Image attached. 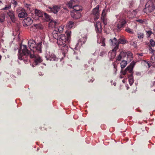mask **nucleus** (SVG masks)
I'll return each instance as SVG.
<instances>
[{
  "instance_id": "nucleus-37",
  "label": "nucleus",
  "mask_w": 155,
  "mask_h": 155,
  "mask_svg": "<svg viewBox=\"0 0 155 155\" xmlns=\"http://www.w3.org/2000/svg\"><path fill=\"white\" fill-rule=\"evenodd\" d=\"M101 19L102 20L103 22L105 25H106L107 24V19L105 18L104 17H101Z\"/></svg>"
},
{
  "instance_id": "nucleus-40",
  "label": "nucleus",
  "mask_w": 155,
  "mask_h": 155,
  "mask_svg": "<svg viewBox=\"0 0 155 155\" xmlns=\"http://www.w3.org/2000/svg\"><path fill=\"white\" fill-rule=\"evenodd\" d=\"M134 2L133 1L129 2V6L130 8H132L133 6Z\"/></svg>"
},
{
  "instance_id": "nucleus-32",
  "label": "nucleus",
  "mask_w": 155,
  "mask_h": 155,
  "mask_svg": "<svg viewBox=\"0 0 155 155\" xmlns=\"http://www.w3.org/2000/svg\"><path fill=\"white\" fill-rule=\"evenodd\" d=\"M24 5L25 7L26 8L27 10H30V8L31 6L30 4H28L25 2H24Z\"/></svg>"
},
{
  "instance_id": "nucleus-11",
  "label": "nucleus",
  "mask_w": 155,
  "mask_h": 155,
  "mask_svg": "<svg viewBox=\"0 0 155 155\" xmlns=\"http://www.w3.org/2000/svg\"><path fill=\"white\" fill-rule=\"evenodd\" d=\"M17 11L18 13V16L20 18H25L27 15L25 10L21 8H19Z\"/></svg>"
},
{
  "instance_id": "nucleus-45",
  "label": "nucleus",
  "mask_w": 155,
  "mask_h": 155,
  "mask_svg": "<svg viewBox=\"0 0 155 155\" xmlns=\"http://www.w3.org/2000/svg\"><path fill=\"white\" fill-rule=\"evenodd\" d=\"M122 58L121 55H120V54L117 57V60L118 61H120Z\"/></svg>"
},
{
  "instance_id": "nucleus-39",
  "label": "nucleus",
  "mask_w": 155,
  "mask_h": 155,
  "mask_svg": "<svg viewBox=\"0 0 155 155\" xmlns=\"http://www.w3.org/2000/svg\"><path fill=\"white\" fill-rule=\"evenodd\" d=\"M106 10L104 9L102 12L101 14V17H104V18L106 17Z\"/></svg>"
},
{
  "instance_id": "nucleus-23",
  "label": "nucleus",
  "mask_w": 155,
  "mask_h": 155,
  "mask_svg": "<svg viewBox=\"0 0 155 155\" xmlns=\"http://www.w3.org/2000/svg\"><path fill=\"white\" fill-rule=\"evenodd\" d=\"M68 44H64L61 48V50L62 51L63 54H65L68 51Z\"/></svg>"
},
{
  "instance_id": "nucleus-9",
  "label": "nucleus",
  "mask_w": 155,
  "mask_h": 155,
  "mask_svg": "<svg viewBox=\"0 0 155 155\" xmlns=\"http://www.w3.org/2000/svg\"><path fill=\"white\" fill-rule=\"evenodd\" d=\"M61 7L59 5H54L51 7H49L47 10L48 12L57 14L61 9Z\"/></svg>"
},
{
  "instance_id": "nucleus-38",
  "label": "nucleus",
  "mask_w": 155,
  "mask_h": 155,
  "mask_svg": "<svg viewBox=\"0 0 155 155\" xmlns=\"http://www.w3.org/2000/svg\"><path fill=\"white\" fill-rule=\"evenodd\" d=\"M149 42L150 45L152 47H153L155 46V42L153 40L150 39L149 41Z\"/></svg>"
},
{
  "instance_id": "nucleus-29",
  "label": "nucleus",
  "mask_w": 155,
  "mask_h": 155,
  "mask_svg": "<svg viewBox=\"0 0 155 155\" xmlns=\"http://www.w3.org/2000/svg\"><path fill=\"white\" fill-rule=\"evenodd\" d=\"M11 8V5L10 4H8L5 5V7L2 8H1V10L3 11L9 10Z\"/></svg>"
},
{
  "instance_id": "nucleus-49",
  "label": "nucleus",
  "mask_w": 155,
  "mask_h": 155,
  "mask_svg": "<svg viewBox=\"0 0 155 155\" xmlns=\"http://www.w3.org/2000/svg\"><path fill=\"white\" fill-rule=\"evenodd\" d=\"M104 52L103 51H101L100 53V56H103L104 54Z\"/></svg>"
},
{
  "instance_id": "nucleus-8",
  "label": "nucleus",
  "mask_w": 155,
  "mask_h": 155,
  "mask_svg": "<svg viewBox=\"0 0 155 155\" xmlns=\"http://www.w3.org/2000/svg\"><path fill=\"white\" fill-rule=\"evenodd\" d=\"M99 9V6L98 5L92 10L91 15L94 16L95 21L97 20L99 18L100 15Z\"/></svg>"
},
{
  "instance_id": "nucleus-46",
  "label": "nucleus",
  "mask_w": 155,
  "mask_h": 155,
  "mask_svg": "<svg viewBox=\"0 0 155 155\" xmlns=\"http://www.w3.org/2000/svg\"><path fill=\"white\" fill-rule=\"evenodd\" d=\"M137 22H139V23H141V24H143V23H144V21H143V20H142V19L137 20Z\"/></svg>"
},
{
  "instance_id": "nucleus-52",
  "label": "nucleus",
  "mask_w": 155,
  "mask_h": 155,
  "mask_svg": "<svg viewBox=\"0 0 155 155\" xmlns=\"http://www.w3.org/2000/svg\"><path fill=\"white\" fill-rule=\"evenodd\" d=\"M147 64H148L149 68L150 67V64L148 62H147Z\"/></svg>"
},
{
  "instance_id": "nucleus-5",
  "label": "nucleus",
  "mask_w": 155,
  "mask_h": 155,
  "mask_svg": "<svg viewBox=\"0 0 155 155\" xmlns=\"http://www.w3.org/2000/svg\"><path fill=\"white\" fill-rule=\"evenodd\" d=\"M67 6L69 8H73V10L72 11L79 12L82 10V7L75 4L74 0H71L66 4Z\"/></svg>"
},
{
  "instance_id": "nucleus-53",
  "label": "nucleus",
  "mask_w": 155,
  "mask_h": 155,
  "mask_svg": "<svg viewBox=\"0 0 155 155\" xmlns=\"http://www.w3.org/2000/svg\"><path fill=\"white\" fill-rule=\"evenodd\" d=\"M120 78H122V77H120Z\"/></svg>"
},
{
  "instance_id": "nucleus-13",
  "label": "nucleus",
  "mask_w": 155,
  "mask_h": 155,
  "mask_svg": "<svg viewBox=\"0 0 155 155\" xmlns=\"http://www.w3.org/2000/svg\"><path fill=\"white\" fill-rule=\"evenodd\" d=\"M48 55L46 56L47 60L50 61H57L59 59L57 58L55 55L53 53H49Z\"/></svg>"
},
{
  "instance_id": "nucleus-19",
  "label": "nucleus",
  "mask_w": 155,
  "mask_h": 155,
  "mask_svg": "<svg viewBox=\"0 0 155 155\" xmlns=\"http://www.w3.org/2000/svg\"><path fill=\"white\" fill-rule=\"evenodd\" d=\"M117 49H115L113 48L111 52H110L108 53V56L110 58V60L111 61L113 60V59L115 58L116 55V51Z\"/></svg>"
},
{
  "instance_id": "nucleus-42",
  "label": "nucleus",
  "mask_w": 155,
  "mask_h": 155,
  "mask_svg": "<svg viewBox=\"0 0 155 155\" xmlns=\"http://www.w3.org/2000/svg\"><path fill=\"white\" fill-rule=\"evenodd\" d=\"M149 50L150 51V52L151 53H153L155 51V50L153 49V48L150 46H149Z\"/></svg>"
},
{
  "instance_id": "nucleus-48",
  "label": "nucleus",
  "mask_w": 155,
  "mask_h": 155,
  "mask_svg": "<svg viewBox=\"0 0 155 155\" xmlns=\"http://www.w3.org/2000/svg\"><path fill=\"white\" fill-rule=\"evenodd\" d=\"M132 45V46H133L135 48L137 46V44L136 42H133Z\"/></svg>"
},
{
  "instance_id": "nucleus-30",
  "label": "nucleus",
  "mask_w": 155,
  "mask_h": 155,
  "mask_svg": "<svg viewBox=\"0 0 155 155\" xmlns=\"http://www.w3.org/2000/svg\"><path fill=\"white\" fill-rule=\"evenodd\" d=\"M137 13V9L134 10L131 12V15L130 16V18H134L135 17Z\"/></svg>"
},
{
  "instance_id": "nucleus-16",
  "label": "nucleus",
  "mask_w": 155,
  "mask_h": 155,
  "mask_svg": "<svg viewBox=\"0 0 155 155\" xmlns=\"http://www.w3.org/2000/svg\"><path fill=\"white\" fill-rule=\"evenodd\" d=\"M127 22L125 19H122L120 21V22L117 25L116 27L118 30H120L122 28L124 27L125 25L127 23Z\"/></svg>"
},
{
  "instance_id": "nucleus-54",
  "label": "nucleus",
  "mask_w": 155,
  "mask_h": 155,
  "mask_svg": "<svg viewBox=\"0 0 155 155\" xmlns=\"http://www.w3.org/2000/svg\"><path fill=\"white\" fill-rule=\"evenodd\" d=\"M154 91L155 92V89L154 90Z\"/></svg>"
},
{
  "instance_id": "nucleus-15",
  "label": "nucleus",
  "mask_w": 155,
  "mask_h": 155,
  "mask_svg": "<svg viewBox=\"0 0 155 155\" xmlns=\"http://www.w3.org/2000/svg\"><path fill=\"white\" fill-rule=\"evenodd\" d=\"M94 26L96 32L101 33L102 30V27L100 22L99 21L97 22L96 23L94 24Z\"/></svg>"
},
{
  "instance_id": "nucleus-6",
  "label": "nucleus",
  "mask_w": 155,
  "mask_h": 155,
  "mask_svg": "<svg viewBox=\"0 0 155 155\" xmlns=\"http://www.w3.org/2000/svg\"><path fill=\"white\" fill-rule=\"evenodd\" d=\"M120 55H121L122 58H127V60L128 62L131 61L133 58L132 54L129 51H128L127 52L122 51L120 52Z\"/></svg>"
},
{
  "instance_id": "nucleus-21",
  "label": "nucleus",
  "mask_w": 155,
  "mask_h": 155,
  "mask_svg": "<svg viewBox=\"0 0 155 155\" xmlns=\"http://www.w3.org/2000/svg\"><path fill=\"white\" fill-rule=\"evenodd\" d=\"M74 23L71 21H70L67 24L66 27L68 29H71L73 28L74 25Z\"/></svg>"
},
{
  "instance_id": "nucleus-33",
  "label": "nucleus",
  "mask_w": 155,
  "mask_h": 155,
  "mask_svg": "<svg viewBox=\"0 0 155 155\" xmlns=\"http://www.w3.org/2000/svg\"><path fill=\"white\" fill-rule=\"evenodd\" d=\"M137 37L139 39L143 38L144 37V35L142 33L138 32L137 33Z\"/></svg>"
},
{
  "instance_id": "nucleus-41",
  "label": "nucleus",
  "mask_w": 155,
  "mask_h": 155,
  "mask_svg": "<svg viewBox=\"0 0 155 155\" xmlns=\"http://www.w3.org/2000/svg\"><path fill=\"white\" fill-rule=\"evenodd\" d=\"M12 3L14 5V7H15L18 5L17 2L15 0H12Z\"/></svg>"
},
{
  "instance_id": "nucleus-7",
  "label": "nucleus",
  "mask_w": 155,
  "mask_h": 155,
  "mask_svg": "<svg viewBox=\"0 0 155 155\" xmlns=\"http://www.w3.org/2000/svg\"><path fill=\"white\" fill-rule=\"evenodd\" d=\"M154 9L153 5L151 1L148 2L145 5L144 9V12L146 13L151 12Z\"/></svg>"
},
{
  "instance_id": "nucleus-12",
  "label": "nucleus",
  "mask_w": 155,
  "mask_h": 155,
  "mask_svg": "<svg viewBox=\"0 0 155 155\" xmlns=\"http://www.w3.org/2000/svg\"><path fill=\"white\" fill-rule=\"evenodd\" d=\"M33 22V20L30 17H27L23 21V25L25 27H27L30 25Z\"/></svg>"
},
{
  "instance_id": "nucleus-35",
  "label": "nucleus",
  "mask_w": 155,
  "mask_h": 155,
  "mask_svg": "<svg viewBox=\"0 0 155 155\" xmlns=\"http://www.w3.org/2000/svg\"><path fill=\"white\" fill-rule=\"evenodd\" d=\"M146 34L147 35L148 38H150V35L153 34V32L151 30L147 31H146Z\"/></svg>"
},
{
  "instance_id": "nucleus-1",
  "label": "nucleus",
  "mask_w": 155,
  "mask_h": 155,
  "mask_svg": "<svg viewBox=\"0 0 155 155\" xmlns=\"http://www.w3.org/2000/svg\"><path fill=\"white\" fill-rule=\"evenodd\" d=\"M29 56L31 58L33 59V66H36L42 61V59L38 55L35 54V53H32V52H29L26 45H21L20 49L18 50V59L21 60H23L25 63L28 62V58Z\"/></svg>"
},
{
  "instance_id": "nucleus-20",
  "label": "nucleus",
  "mask_w": 155,
  "mask_h": 155,
  "mask_svg": "<svg viewBox=\"0 0 155 155\" xmlns=\"http://www.w3.org/2000/svg\"><path fill=\"white\" fill-rule=\"evenodd\" d=\"M35 16L37 17V19H38L39 18L43 17V14L40 11L35 9Z\"/></svg>"
},
{
  "instance_id": "nucleus-36",
  "label": "nucleus",
  "mask_w": 155,
  "mask_h": 155,
  "mask_svg": "<svg viewBox=\"0 0 155 155\" xmlns=\"http://www.w3.org/2000/svg\"><path fill=\"white\" fill-rule=\"evenodd\" d=\"M5 16L3 15H0V22H3L5 20Z\"/></svg>"
},
{
  "instance_id": "nucleus-28",
  "label": "nucleus",
  "mask_w": 155,
  "mask_h": 155,
  "mask_svg": "<svg viewBox=\"0 0 155 155\" xmlns=\"http://www.w3.org/2000/svg\"><path fill=\"white\" fill-rule=\"evenodd\" d=\"M54 30L55 31H57V32L60 33L62 32L63 31V29L62 27L59 26L58 27L55 28Z\"/></svg>"
},
{
  "instance_id": "nucleus-14",
  "label": "nucleus",
  "mask_w": 155,
  "mask_h": 155,
  "mask_svg": "<svg viewBox=\"0 0 155 155\" xmlns=\"http://www.w3.org/2000/svg\"><path fill=\"white\" fill-rule=\"evenodd\" d=\"M110 41L111 45L112 46H115L114 48L115 49H118V41L117 39L114 38L113 39H110Z\"/></svg>"
},
{
  "instance_id": "nucleus-17",
  "label": "nucleus",
  "mask_w": 155,
  "mask_h": 155,
  "mask_svg": "<svg viewBox=\"0 0 155 155\" xmlns=\"http://www.w3.org/2000/svg\"><path fill=\"white\" fill-rule=\"evenodd\" d=\"M71 16L74 19H78L81 17V15L79 12L71 11Z\"/></svg>"
},
{
  "instance_id": "nucleus-34",
  "label": "nucleus",
  "mask_w": 155,
  "mask_h": 155,
  "mask_svg": "<svg viewBox=\"0 0 155 155\" xmlns=\"http://www.w3.org/2000/svg\"><path fill=\"white\" fill-rule=\"evenodd\" d=\"M125 31L130 34H133L134 33V31L133 29L128 28H127L126 29Z\"/></svg>"
},
{
  "instance_id": "nucleus-10",
  "label": "nucleus",
  "mask_w": 155,
  "mask_h": 155,
  "mask_svg": "<svg viewBox=\"0 0 155 155\" xmlns=\"http://www.w3.org/2000/svg\"><path fill=\"white\" fill-rule=\"evenodd\" d=\"M87 37L85 36L79 39L78 41V42L76 45L74 49L76 50L77 49L79 48L83 44L85 43L87 40Z\"/></svg>"
},
{
  "instance_id": "nucleus-26",
  "label": "nucleus",
  "mask_w": 155,
  "mask_h": 155,
  "mask_svg": "<svg viewBox=\"0 0 155 155\" xmlns=\"http://www.w3.org/2000/svg\"><path fill=\"white\" fill-rule=\"evenodd\" d=\"M127 60H123L120 63V66L121 69L124 68L127 64Z\"/></svg>"
},
{
  "instance_id": "nucleus-31",
  "label": "nucleus",
  "mask_w": 155,
  "mask_h": 155,
  "mask_svg": "<svg viewBox=\"0 0 155 155\" xmlns=\"http://www.w3.org/2000/svg\"><path fill=\"white\" fill-rule=\"evenodd\" d=\"M44 15L46 21H50L51 17L48 15L46 13H44Z\"/></svg>"
},
{
  "instance_id": "nucleus-22",
  "label": "nucleus",
  "mask_w": 155,
  "mask_h": 155,
  "mask_svg": "<svg viewBox=\"0 0 155 155\" xmlns=\"http://www.w3.org/2000/svg\"><path fill=\"white\" fill-rule=\"evenodd\" d=\"M60 33L57 32V31H54L52 32V35L53 37L58 40V39L59 38V36L60 35H59Z\"/></svg>"
},
{
  "instance_id": "nucleus-27",
  "label": "nucleus",
  "mask_w": 155,
  "mask_h": 155,
  "mask_svg": "<svg viewBox=\"0 0 155 155\" xmlns=\"http://www.w3.org/2000/svg\"><path fill=\"white\" fill-rule=\"evenodd\" d=\"M118 45L120 44H124L126 43L127 41L124 38H121L118 40Z\"/></svg>"
},
{
  "instance_id": "nucleus-4",
  "label": "nucleus",
  "mask_w": 155,
  "mask_h": 155,
  "mask_svg": "<svg viewBox=\"0 0 155 155\" xmlns=\"http://www.w3.org/2000/svg\"><path fill=\"white\" fill-rule=\"evenodd\" d=\"M28 45L32 53H34L37 51H41V45L40 44H36L35 41L32 40H30L28 41Z\"/></svg>"
},
{
  "instance_id": "nucleus-24",
  "label": "nucleus",
  "mask_w": 155,
  "mask_h": 155,
  "mask_svg": "<svg viewBox=\"0 0 155 155\" xmlns=\"http://www.w3.org/2000/svg\"><path fill=\"white\" fill-rule=\"evenodd\" d=\"M105 38L103 37H101L100 39V41L98 40H97V43L99 44L101 43V46H105Z\"/></svg>"
},
{
  "instance_id": "nucleus-44",
  "label": "nucleus",
  "mask_w": 155,
  "mask_h": 155,
  "mask_svg": "<svg viewBox=\"0 0 155 155\" xmlns=\"http://www.w3.org/2000/svg\"><path fill=\"white\" fill-rule=\"evenodd\" d=\"M131 12L130 11H128L127 13V16L128 17L130 18V16H131Z\"/></svg>"
},
{
  "instance_id": "nucleus-51",
  "label": "nucleus",
  "mask_w": 155,
  "mask_h": 155,
  "mask_svg": "<svg viewBox=\"0 0 155 155\" xmlns=\"http://www.w3.org/2000/svg\"><path fill=\"white\" fill-rule=\"evenodd\" d=\"M138 55L140 56H143V53H140V54H138Z\"/></svg>"
},
{
  "instance_id": "nucleus-25",
  "label": "nucleus",
  "mask_w": 155,
  "mask_h": 155,
  "mask_svg": "<svg viewBox=\"0 0 155 155\" xmlns=\"http://www.w3.org/2000/svg\"><path fill=\"white\" fill-rule=\"evenodd\" d=\"M33 25L34 27L38 29H42L43 28V26L41 23L34 24Z\"/></svg>"
},
{
  "instance_id": "nucleus-3",
  "label": "nucleus",
  "mask_w": 155,
  "mask_h": 155,
  "mask_svg": "<svg viewBox=\"0 0 155 155\" xmlns=\"http://www.w3.org/2000/svg\"><path fill=\"white\" fill-rule=\"evenodd\" d=\"M71 32L68 31L66 32V35L62 34L59 36L58 39L57 44L59 45H62L64 44H68L70 40Z\"/></svg>"
},
{
  "instance_id": "nucleus-43",
  "label": "nucleus",
  "mask_w": 155,
  "mask_h": 155,
  "mask_svg": "<svg viewBox=\"0 0 155 155\" xmlns=\"http://www.w3.org/2000/svg\"><path fill=\"white\" fill-rule=\"evenodd\" d=\"M151 59L152 60V62L155 63V55H153L151 57Z\"/></svg>"
},
{
  "instance_id": "nucleus-18",
  "label": "nucleus",
  "mask_w": 155,
  "mask_h": 155,
  "mask_svg": "<svg viewBox=\"0 0 155 155\" xmlns=\"http://www.w3.org/2000/svg\"><path fill=\"white\" fill-rule=\"evenodd\" d=\"M9 17L12 21L15 22L16 21V18L14 12L12 10H10L7 13Z\"/></svg>"
},
{
  "instance_id": "nucleus-47",
  "label": "nucleus",
  "mask_w": 155,
  "mask_h": 155,
  "mask_svg": "<svg viewBox=\"0 0 155 155\" xmlns=\"http://www.w3.org/2000/svg\"><path fill=\"white\" fill-rule=\"evenodd\" d=\"M113 65H114V71L115 72H116L117 70V66L116 65V64L114 63L113 64Z\"/></svg>"
},
{
  "instance_id": "nucleus-2",
  "label": "nucleus",
  "mask_w": 155,
  "mask_h": 155,
  "mask_svg": "<svg viewBox=\"0 0 155 155\" xmlns=\"http://www.w3.org/2000/svg\"><path fill=\"white\" fill-rule=\"evenodd\" d=\"M134 61H132L130 64L128 66L126 69L122 73L124 75L127 74L129 78V82L130 85H132L134 82L133 76V68L135 64Z\"/></svg>"
},
{
  "instance_id": "nucleus-50",
  "label": "nucleus",
  "mask_w": 155,
  "mask_h": 155,
  "mask_svg": "<svg viewBox=\"0 0 155 155\" xmlns=\"http://www.w3.org/2000/svg\"><path fill=\"white\" fill-rule=\"evenodd\" d=\"M128 10L126 9H124L123 10V12L127 14V12L128 11Z\"/></svg>"
}]
</instances>
